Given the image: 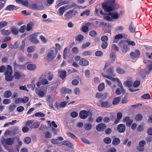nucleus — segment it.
<instances>
[{"mask_svg": "<svg viewBox=\"0 0 152 152\" xmlns=\"http://www.w3.org/2000/svg\"><path fill=\"white\" fill-rule=\"evenodd\" d=\"M120 140L118 138H115L113 140L112 143L114 145H117L119 144Z\"/></svg>", "mask_w": 152, "mask_h": 152, "instance_id": "nucleus-34", "label": "nucleus"}, {"mask_svg": "<svg viewBox=\"0 0 152 152\" xmlns=\"http://www.w3.org/2000/svg\"><path fill=\"white\" fill-rule=\"evenodd\" d=\"M44 75L49 81H51L53 78V74L50 72L46 73Z\"/></svg>", "mask_w": 152, "mask_h": 152, "instance_id": "nucleus-19", "label": "nucleus"}, {"mask_svg": "<svg viewBox=\"0 0 152 152\" xmlns=\"http://www.w3.org/2000/svg\"><path fill=\"white\" fill-rule=\"evenodd\" d=\"M90 113L89 111H87L86 110H81L79 113V117L82 119H85L87 118Z\"/></svg>", "mask_w": 152, "mask_h": 152, "instance_id": "nucleus-4", "label": "nucleus"}, {"mask_svg": "<svg viewBox=\"0 0 152 152\" xmlns=\"http://www.w3.org/2000/svg\"><path fill=\"white\" fill-rule=\"evenodd\" d=\"M69 8L68 6L65 5L62 7H60L58 10V13L59 14L61 15H62L65 12V11L68 10Z\"/></svg>", "mask_w": 152, "mask_h": 152, "instance_id": "nucleus-10", "label": "nucleus"}, {"mask_svg": "<svg viewBox=\"0 0 152 152\" xmlns=\"http://www.w3.org/2000/svg\"><path fill=\"white\" fill-rule=\"evenodd\" d=\"M123 37V35L121 34H118L116 35L115 36V39L113 41V42H117V41L116 40L121 39Z\"/></svg>", "mask_w": 152, "mask_h": 152, "instance_id": "nucleus-38", "label": "nucleus"}, {"mask_svg": "<svg viewBox=\"0 0 152 152\" xmlns=\"http://www.w3.org/2000/svg\"><path fill=\"white\" fill-rule=\"evenodd\" d=\"M12 71L11 66L8 65L7 69L4 73L5 75H12Z\"/></svg>", "mask_w": 152, "mask_h": 152, "instance_id": "nucleus-18", "label": "nucleus"}, {"mask_svg": "<svg viewBox=\"0 0 152 152\" xmlns=\"http://www.w3.org/2000/svg\"><path fill=\"white\" fill-rule=\"evenodd\" d=\"M47 101L49 103V106L51 108L54 109L53 103L54 102L53 98L50 95L47 96L46 99Z\"/></svg>", "mask_w": 152, "mask_h": 152, "instance_id": "nucleus-8", "label": "nucleus"}, {"mask_svg": "<svg viewBox=\"0 0 152 152\" xmlns=\"http://www.w3.org/2000/svg\"><path fill=\"white\" fill-rule=\"evenodd\" d=\"M104 142L106 144H109L111 142V139L108 137H107L105 138L103 140Z\"/></svg>", "mask_w": 152, "mask_h": 152, "instance_id": "nucleus-45", "label": "nucleus"}, {"mask_svg": "<svg viewBox=\"0 0 152 152\" xmlns=\"http://www.w3.org/2000/svg\"><path fill=\"white\" fill-rule=\"evenodd\" d=\"M31 139L29 137H27L25 138L24 142L26 144H29L31 142Z\"/></svg>", "mask_w": 152, "mask_h": 152, "instance_id": "nucleus-54", "label": "nucleus"}, {"mask_svg": "<svg viewBox=\"0 0 152 152\" xmlns=\"http://www.w3.org/2000/svg\"><path fill=\"white\" fill-rule=\"evenodd\" d=\"M39 33H37L31 35L30 36V41L32 43L35 44L38 43L39 42V41L37 38L38 34Z\"/></svg>", "mask_w": 152, "mask_h": 152, "instance_id": "nucleus-5", "label": "nucleus"}, {"mask_svg": "<svg viewBox=\"0 0 152 152\" xmlns=\"http://www.w3.org/2000/svg\"><path fill=\"white\" fill-rule=\"evenodd\" d=\"M15 8V6L14 5H9L7 6L5 10H7L11 11L14 10Z\"/></svg>", "mask_w": 152, "mask_h": 152, "instance_id": "nucleus-39", "label": "nucleus"}, {"mask_svg": "<svg viewBox=\"0 0 152 152\" xmlns=\"http://www.w3.org/2000/svg\"><path fill=\"white\" fill-rule=\"evenodd\" d=\"M12 95L11 92L9 90L5 91L4 94V97L8 98L10 97Z\"/></svg>", "mask_w": 152, "mask_h": 152, "instance_id": "nucleus-28", "label": "nucleus"}, {"mask_svg": "<svg viewBox=\"0 0 152 152\" xmlns=\"http://www.w3.org/2000/svg\"><path fill=\"white\" fill-rule=\"evenodd\" d=\"M126 129L125 125L123 124L118 125L117 127V130L120 133H122L125 132Z\"/></svg>", "mask_w": 152, "mask_h": 152, "instance_id": "nucleus-16", "label": "nucleus"}, {"mask_svg": "<svg viewBox=\"0 0 152 152\" xmlns=\"http://www.w3.org/2000/svg\"><path fill=\"white\" fill-rule=\"evenodd\" d=\"M26 29V26L25 25L23 26L20 28L19 31L21 33H23L25 32Z\"/></svg>", "mask_w": 152, "mask_h": 152, "instance_id": "nucleus-64", "label": "nucleus"}, {"mask_svg": "<svg viewBox=\"0 0 152 152\" xmlns=\"http://www.w3.org/2000/svg\"><path fill=\"white\" fill-rule=\"evenodd\" d=\"M16 107V105L14 104H12L10 105L9 107V110L11 112L13 111Z\"/></svg>", "mask_w": 152, "mask_h": 152, "instance_id": "nucleus-53", "label": "nucleus"}, {"mask_svg": "<svg viewBox=\"0 0 152 152\" xmlns=\"http://www.w3.org/2000/svg\"><path fill=\"white\" fill-rule=\"evenodd\" d=\"M100 102L101 103V106L102 107H108V102L107 101L103 102L100 101Z\"/></svg>", "mask_w": 152, "mask_h": 152, "instance_id": "nucleus-37", "label": "nucleus"}, {"mask_svg": "<svg viewBox=\"0 0 152 152\" xmlns=\"http://www.w3.org/2000/svg\"><path fill=\"white\" fill-rule=\"evenodd\" d=\"M72 11H69L65 14L64 16L65 18L69 19L75 16V14Z\"/></svg>", "mask_w": 152, "mask_h": 152, "instance_id": "nucleus-12", "label": "nucleus"}, {"mask_svg": "<svg viewBox=\"0 0 152 152\" xmlns=\"http://www.w3.org/2000/svg\"><path fill=\"white\" fill-rule=\"evenodd\" d=\"M108 37L106 36H102L101 37V40L104 42H106L108 40Z\"/></svg>", "mask_w": 152, "mask_h": 152, "instance_id": "nucleus-59", "label": "nucleus"}, {"mask_svg": "<svg viewBox=\"0 0 152 152\" xmlns=\"http://www.w3.org/2000/svg\"><path fill=\"white\" fill-rule=\"evenodd\" d=\"M106 128V125L103 123L98 124L96 127V129L98 131H102Z\"/></svg>", "mask_w": 152, "mask_h": 152, "instance_id": "nucleus-14", "label": "nucleus"}, {"mask_svg": "<svg viewBox=\"0 0 152 152\" xmlns=\"http://www.w3.org/2000/svg\"><path fill=\"white\" fill-rule=\"evenodd\" d=\"M30 7L32 9L37 10H39L40 9L39 7L36 3L32 4L30 6Z\"/></svg>", "mask_w": 152, "mask_h": 152, "instance_id": "nucleus-33", "label": "nucleus"}, {"mask_svg": "<svg viewBox=\"0 0 152 152\" xmlns=\"http://www.w3.org/2000/svg\"><path fill=\"white\" fill-rule=\"evenodd\" d=\"M144 62L145 63L149 64L148 66L147 67L148 69L151 71L152 70V62L151 61L148 60L147 61L144 60Z\"/></svg>", "mask_w": 152, "mask_h": 152, "instance_id": "nucleus-30", "label": "nucleus"}, {"mask_svg": "<svg viewBox=\"0 0 152 152\" xmlns=\"http://www.w3.org/2000/svg\"><path fill=\"white\" fill-rule=\"evenodd\" d=\"M123 121L126 122V125L128 126H130L133 122V120L130 119V117L129 116L125 117L123 119Z\"/></svg>", "mask_w": 152, "mask_h": 152, "instance_id": "nucleus-15", "label": "nucleus"}, {"mask_svg": "<svg viewBox=\"0 0 152 152\" xmlns=\"http://www.w3.org/2000/svg\"><path fill=\"white\" fill-rule=\"evenodd\" d=\"M84 127L86 130H90L92 129V125L90 123H87L84 124Z\"/></svg>", "mask_w": 152, "mask_h": 152, "instance_id": "nucleus-25", "label": "nucleus"}, {"mask_svg": "<svg viewBox=\"0 0 152 152\" xmlns=\"http://www.w3.org/2000/svg\"><path fill=\"white\" fill-rule=\"evenodd\" d=\"M36 66L35 64H28L27 66V68L30 70H33L36 69Z\"/></svg>", "mask_w": 152, "mask_h": 152, "instance_id": "nucleus-23", "label": "nucleus"}, {"mask_svg": "<svg viewBox=\"0 0 152 152\" xmlns=\"http://www.w3.org/2000/svg\"><path fill=\"white\" fill-rule=\"evenodd\" d=\"M129 29L130 32L133 33L135 31V28L133 24H131L129 26Z\"/></svg>", "mask_w": 152, "mask_h": 152, "instance_id": "nucleus-40", "label": "nucleus"}, {"mask_svg": "<svg viewBox=\"0 0 152 152\" xmlns=\"http://www.w3.org/2000/svg\"><path fill=\"white\" fill-rule=\"evenodd\" d=\"M11 31L13 34L17 35L18 34V29L16 27L13 26L11 28Z\"/></svg>", "mask_w": 152, "mask_h": 152, "instance_id": "nucleus-27", "label": "nucleus"}, {"mask_svg": "<svg viewBox=\"0 0 152 152\" xmlns=\"http://www.w3.org/2000/svg\"><path fill=\"white\" fill-rule=\"evenodd\" d=\"M101 74L102 76H103L104 77L110 79L113 82L116 81L117 78H115L112 77V76L106 75L103 73H102Z\"/></svg>", "mask_w": 152, "mask_h": 152, "instance_id": "nucleus-22", "label": "nucleus"}, {"mask_svg": "<svg viewBox=\"0 0 152 152\" xmlns=\"http://www.w3.org/2000/svg\"><path fill=\"white\" fill-rule=\"evenodd\" d=\"M108 95V93L107 92L104 93V94L97 93L96 95V97L97 98L101 99H102L104 100L106 99Z\"/></svg>", "mask_w": 152, "mask_h": 152, "instance_id": "nucleus-6", "label": "nucleus"}, {"mask_svg": "<svg viewBox=\"0 0 152 152\" xmlns=\"http://www.w3.org/2000/svg\"><path fill=\"white\" fill-rule=\"evenodd\" d=\"M21 76L20 73L18 71H16L15 72L14 77L16 79H19Z\"/></svg>", "mask_w": 152, "mask_h": 152, "instance_id": "nucleus-48", "label": "nucleus"}, {"mask_svg": "<svg viewBox=\"0 0 152 152\" xmlns=\"http://www.w3.org/2000/svg\"><path fill=\"white\" fill-rule=\"evenodd\" d=\"M118 45L121 48L123 53H126L127 51V45L124 41H121L119 43Z\"/></svg>", "mask_w": 152, "mask_h": 152, "instance_id": "nucleus-7", "label": "nucleus"}, {"mask_svg": "<svg viewBox=\"0 0 152 152\" xmlns=\"http://www.w3.org/2000/svg\"><path fill=\"white\" fill-rule=\"evenodd\" d=\"M58 74L60 77L63 79H64L66 75V72L65 70H60L58 71Z\"/></svg>", "mask_w": 152, "mask_h": 152, "instance_id": "nucleus-20", "label": "nucleus"}, {"mask_svg": "<svg viewBox=\"0 0 152 152\" xmlns=\"http://www.w3.org/2000/svg\"><path fill=\"white\" fill-rule=\"evenodd\" d=\"M36 117H43L45 116V115L41 112H37L35 114Z\"/></svg>", "mask_w": 152, "mask_h": 152, "instance_id": "nucleus-57", "label": "nucleus"}, {"mask_svg": "<svg viewBox=\"0 0 152 152\" xmlns=\"http://www.w3.org/2000/svg\"><path fill=\"white\" fill-rule=\"evenodd\" d=\"M92 54V53L90 51H86L82 53V55L84 56H90Z\"/></svg>", "mask_w": 152, "mask_h": 152, "instance_id": "nucleus-46", "label": "nucleus"}, {"mask_svg": "<svg viewBox=\"0 0 152 152\" xmlns=\"http://www.w3.org/2000/svg\"><path fill=\"white\" fill-rule=\"evenodd\" d=\"M57 54V51L55 48H53L48 51L46 56V59L50 61L53 60Z\"/></svg>", "mask_w": 152, "mask_h": 152, "instance_id": "nucleus-2", "label": "nucleus"}, {"mask_svg": "<svg viewBox=\"0 0 152 152\" xmlns=\"http://www.w3.org/2000/svg\"><path fill=\"white\" fill-rule=\"evenodd\" d=\"M106 73L108 76H115L114 74V67L113 66L110 67L106 71Z\"/></svg>", "mask_w": 152, "mask_h": 152, "instance_id": "nucleus-9", "label": "nucleus"}, {"mask_svg": "<svg viewBox=\"0 0 152 152\" xmlns=\"http://www.w3.org/2000/svg\"><path fill=\"white\" fill-rule=\"evenodd\" d=\"M5 79L6 80L8 81H12L13 79V77L12 75H5Z\"/></svg>", "mask_w": 152, "mask_h": 152, "instance_id": "nucleus-43", "label": "nucleus"}, {"mask_svg": "<svg viewBox=\"0 0 152 152\" xmlns=\"http://www.w3.org/2000/svg\"><path fill=\"white\" fill-rule=\"evenodd\" d=\"M15 1L17 3L22 4L24 5L27 6L28 4V2L27 0H15Z\"/></svg>", "mask_w": 152, "mask_h": 152, "instance_id": "nucleus-29", "label": "nucleus"}, {"mask_svg": "<svg viewBox=\"0 0 152 152\" xmlns=\"http://www.w3.org/2000/svg\"><path fill=\"white\" fill-rule=\"evenodd\" d=\"M124 84L126 87H131L132 85V81H127L124 82Z\"/></svg>", "mask_w": 152, "mask_h": 152, "instance_id": "nucleus-36", "label": "nucleus"}, {"mask_svg": "<svg viewBox=\"0 0 152 152\" xmlns=\"http://www.w3.org/2000/svg\"><path fill=\"white\" fill-rule=\"evenodd\" d=\"M116 71L118 73L120 74H123L125 72V71L123 69L120 68H117Z\"/></svg>", "mask_w": 152, "mask_h": 152, "instance_id": "nucleus-49", "label": "nucleus"}, {"mask_svg": "<svg viewBox=\"0 0 152 152\" xmlns=\"http://www.w3.org/2000/svg\"><path fill=\"white\" fill-rule=\"evenodd\" d=\"M78 115V113L76 111H73L71 113V115L73 118L76 117Z\"/></svg>", "mask_w": 152, "mask_h": 152, "instance_id": "nucleus-62", "label": "nucleus"}, {"mask_svg": "<svg viewBox=\"0 0 152 152\" xmlns=\"http://www.w3.org/2000/svg\"><path fill=\"white\" fill-rule=\"evenodd\" d=\"M7 24V22L6 21H3L0 22V28H1Z\"/></svg>", "mask_w": 152, "mask_h": 152, "instance_id": "nucleus-56", "label": "nucleus"}, {"mask_svg": "<svg viewBox=\"0 0 152 152\" xmlns=\"http://www.w3.org/2000/svg\"><path fill=\"white\" fill-rule=\"evenodd\" d=\"M105 85L104 83H101L98 86V89L99 91H102L104 88Z\"/></svg>", "mask_w": 152, "mask_h": 152, "instance_id": "nucleus-44", "label": "nucleus"}, {"mask_svg": "<svg viewBox=\"0 0 152 152\" xmlns=\"http://www.w3.org/2000/svg\"><path fill=\"white\" fill-rule=\"evenodd\" d=\"M111 18L114 19H118L120 16L119 14L117 12H113L109 13Z\"/></svg>", "mask_w": 152, "mask_h": 152, "instance_id": "nucleus-17", "label": "nucleus"}, {"mask_svg": "<svg viewBox=\"0 0 152 152\" xmlns=\"http://www.w3.org/2000/svg\"><path fill=\"white\" fill-rule=\"evenodd\" d=\"M115 0H110L106 4L103 5L104 9L107 12L113 11L115 5Z\"/></svg>", "mask_w": 152, "mask_h": 152, "instance_id": "nucleus-1", "label": "nucleus"}, {"mask_svg": "<svg viewBox=\"0 0 152 152\" xmlns=\"http://www.w3.org/2000/svg\"><path fill=\"white\" fill-rule=\"evenodd\" d=\"M36 93L41 97H43L45 95V93L42 91L38 90L36 91Z\"/></svg>", "mask_w": 152, "mask_h": 152, "instance_id": "nucleus-35", "label": "nucleus"}, {"mask_svg": "<svg viewBox=\"0 0 152 152\" xmlns=\"http://www.w3.org/2000/svg\"><path fill=\"white\" fill-rule=\"evenodd\" d=\"M142 118V116L140 114H138L136 115L135 117V119L136 121H141Z\"/></svg>", "mask_w": 152, "mask_h": 152, "instance_id": "nucleus-42", "label": "nucleus"}, {"mask_svg": "<svg viewBox=\"0 0 152 152\" xmlns=\"http://www.w3.org/2000/svg\"><path fill=\"white\" fill-rule=\"evenodd\" d=\"M2 34L6 35H9L10 34V32L9 30H5V29H3L1 30Z\"/></svg>", "mask_w": 152, "mask_h": 152, "instance_id": "nucleus-47", "label": "nucleus"}, {"mask_svg": "<svg viewBox=\"0 0 152 152\" xmlns=\"http://www.w3.org/2000/svg\"><path fill=\"white\" fill-rule=\"evenodd\" d=\"M126 42L128 45L134 46L136 45L135 42L133 41L128 40H126Z\"/></svg>", "mask_w": 152, "mask_h": 152, "instance_id": "nucleus-55", "label": "nucleus"}, {"mask_svg": "<svg viewBox=\"0 0 152 152\" xmlns=\"http://www.w3.org/2000/svg\"><path fill=\"white\" fill-rule=\"evenodd\" d=\"M144 126L143 125H140L137 128V130L139 132H141L143 130Z\"/></svg>", "mask_w": 152, "mask_h": 152, "instance_id": "nucleus-61", "label": "nucleus"}, {"mask_svg": "<svg viewBox=\"0 0 152 152\" xmlns=\"http://www.w3.org/2000/svg\"><path fill=\"white\" fill-rule=\"evenodd\" d=\"M79 63L80 65L82 66H88L89 64L88 61L85 58H81Z\"/></svg>", "mask_w": 152, "mask_h": 152, "instance_id": "nucleus-11", "label": "nucleus"}, {"mask_svg": "<svg viewBox=\"0 0 152 152\" xmlns=\"http://www.w3.org/2000/svg\"><path fill=\"white\" fill-rule=\"evenodd\" d=\"M25 42L24 41H23L22 42L21 45L20 46V49L23 51H24V48L25 46Z\"/></svg>", "mask_w": 152, "mask_h": 152, "instance_id": "nucleus-60", "label": "nucleus"}, {"mask_svg": "<svg viewBox=\"0 0 152 152\" xmlns=\"http://www.w3.org/2000/svg\"><path fill=\"white\" fill-rule=\"evenodd\" d=\"M90 10H86L85 11L83 12L82 13L80 14V16H83L84 15H86V16H88L89 15L90 13Z\"/></svg>", "mask_w": 152, "mask_h": 152, "instance_id": "nucleus-41", "label": "nucleus"}, {"mask_svg": "<svg viewBox=\"0 0 152 152\" xmlns=\"http://www.w3.org/2000/svg\"><path fill=\"white\" fill-rule=\"evenodd\" d=\"M110 15L109 13L108 14H104L103 18L104 19H105L108 21H112V19L110 17Z\"/></svg>", "mask_w": 152, "mask_h": 152, "instance_id": "nucleus-32", "label": "nucleus"}, {"mask_svg": "<svg viewBox=\"0 0 152 152\" xmlns=\"http://www.w3.org/2000/svg\"><path fill=\"white\" fill-rule=\"evenodd\" d=\"M121 98L119 97H116L114 99L113 101V104L115 105L118 104L120 102Z\"/></svg>", "mask_w": 152, "mask_h": 152, "instance_id": "nucleus-31", "label": "nucleus"}, {"mask_svg": "<svg viewBox=\"0 0 152 152\" xmlns=\"http://www.w3.org/2000/svg\"><path fill=\"white\" fill-rule=\"evenodd\" d=\"M141 97L143 99H149L151 98L150 95L148 94H144L141 96Z\"/></svg>", "mask_w": 152, "mask_h": 152, "instance_id": "nucleus-50", "label": "nucleus"}, {"mask_svg": "<svg viewBox=\"0 0 152 152\" xmlns=\"http://www.w3.org/2000/svg\"><path fill=\"white\" fill-rule=\"evenodd\" d=\"M89 35L91 37H95L97 33L95 31H91L89 33Z\"/></svg>", "mask_w": 152, "mask_h": 152, "instance_id": "nucleus-51", "label": "nucleus"}, {"mask_svg": "<svg viewBox=\"0 0 152 152\" xmlns=\"http://www.w3.org/2000/svg\"><path fill=\"white\" fill-rule=\"evenodd\" d=\"M139 51L137 50H136L130 53V56L132 58H135L139 57L140 56Z\"/></svg>", "mask_w": 152, "mask_h": 152, "instance_id": "nucleus-13", "label": "nucleus"}, {"mask_svg": "<svg viewBox=\"0 0 152 152\" xmlns=\"http://www.w3.org/2000/svg\"><path fill=\"white\" fill-rule=\"evenodd\" d=\"M15 140V137L3 138L1 140V142L3 145H11L14 143Z\"/></svg>", "mask_w": 152, "mask_h": 152, "instance_id": "nucleus-3", "label": "nucleus"}, {"mask_svg": "<svg viewBox=\"0 0 152 152\" xmlns=\"http://www.w3.org/2000/svg\"><path fill=\"white\" fill-rule=\"evenodd\" d=\"M24 109V107L22 106H20L17 108V111L19 112H22Z\"/></svg>", "mask_w": 152, "mask_h": 152, "instance_id": "nucleus-63", "label": "nucleus"}, {"mask_svg": "<svg viewBox=\"0 0 152 152\" xmlns=\"http://www.w3.org/2000/svg\"><path fill=\"white\" fill-rule=\"evenodd\" d=\"M14 65L15 67L16 66H18V67H19V68L20 69H26L25 66L23 65H19L18 64H17L15 62L14 63Z\"/></svg>", "mask_w": 152, "mask_h": 152, "instance_id": "nucleus-52", "label": "nucleus"}, {"mask_svg": "<svg viewBox=\"0 0 152 152\" xmlns=\"http://www.w3.org/2000/svg\"><path fill=\"white\" fill-rule=\"evenodd\" d=\"M115 53L112 52L110 53L109 55V58L112 62H113L115 59Z\"/></svg>", "mask_w": 152, "mask_h": 152, "instance_id": "nucleus-24", "label": "nucleus"}, {"mask_svg": "<svg viewBox=\"0 0 152 152\" xmlns=\"http://www.w3.org/2000/svg\"><path fill=\"white\" fill-rule=\"evenodd\" d=\"M22 100L23 98H22L16 99L15 100V103L16 104L23 103Z\"/></svg>", "mask_w": 152, "mask_h": 152, "instance_id": "nucleus-58", "label": "nucleus"}, {"mask_svg": "<svg viewBox=\"0 0 152 152\" xmlns=\"http://www.w3.org/2000/svg\"><path fill=\"white\" fill-rule=\"evenodd\" d=\"M33 121H34L32 120H29L26 123V126H29L31 129H32V127L34 126V124Z\"/></svg>", "mask_w": 152, "mask_h": 152, "instance_id": "nucleus-26", "label": "nucleus"}, {"mask_svg": "<svg viewBox=\"0 0 152 152\" xmlns=\"http://www.w3.org/2000/svg\"><path fill=\"white\" fill-rule=\"evenodd\" d=\"M60 92L62 94H71L72 92V91L71 89L63 88L60 90Z\"/></svg>", "mask_w": 152, "mask_h": 152, "instance_id": "nucleus-21", "label": "nucleus"}]
</instances>
